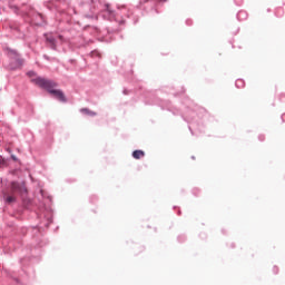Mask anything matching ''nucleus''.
I'll return each mask as SVG.
<instances>
[{
	"label": "nucleus",
	"mask_w": 285,
	"mask_h": 285,
	"mask_svg": "<svg viewBox=\"0 0 285 285\" xmlns=\"http://www.w3.org/2000/svg\"><path fill=\"white\" fill-rule=\"evenodd\" d=\"M282 120L285 121V114L282 115Z\"/></svg>",
	"instance_id": "14"
},
{
	"label": "nucleus",
	"mask_w": 285,
	"mask_h": 285,
	"mask_svg": "<svg viewBox=\"0 0 285 285\" xmlns=\"http://www.w3.org/2000/svg\"><path fill=\"white\" fill-rule=\"evenodd\" d=\"M80 112L87 115V117H97V112L90 110L89 108H81Z\"/></svg>",
	"instance_id": "7"
},
{
	"label": "nucleus",
	"mask_w": 285,
	"mask_h": 285,
	"mask_svg": "<svg viewBox=\"0 0 285 285\" xmlns=\"http://www.w3.org/2000/svg\"><path fill=\"white\" fill-rule=\"evenodd\" d=\"M27 77H29V79H31L32 83H37V73H35V71L27 72Z\"/></svg>",
	"instance_id": "8"
},
{
	"label": "nucleus",
	"mask_w": 285,
	"mask_h": 285,
	"mask_svg": "<svg viewBox=\"0 0 285 285\" xmlns=\"http://www.w3.org/2000/svg\"><path fill=\"white\" fill-rule=\"evenodd\" d=\"M59 41H61V43H63L65 39L63 36H58Z\"/></svg>",
	"instance_id": "11"
},
{
	"label": "nucleus",
	"mask_w": 285,
	"mask_h": 285,
	"mask_svg": "<svg viewBox=\"0 0 285 285\" xmlns=\"http://www.w3.org/2000/svg\"><path fill=\"white\" fill-rule=\"evenodd\" d=\"M46 43L51 50H57V39L52 33L45 35Z\"/></svg>",
	"instance_id": "3"
},
{
	"label": "nucleus",
	"mask_w": 285,
	"mask_h": 285,
	"mask_svg": "<svg viewBox=\"0 0 285 285\" xmlns=\"http://www.w3.org/2000/svg\"><path fill=\"white\" fill-rule=\"evenodd\" d=\"M104 17H108L109 19H112V17H115V11H112V9L106 4V8L104 10Z\"/></svg>",
	"instance_id": "5"
},
{
	"label": "nucleus",
	"mask_w": 285,
	"mask_h": 285,
	"mask_svg": "<svg viewBox=\"0 0 285 285\" xmlns=\"http://www.w3.org/2000/svg\"><path fill=\"white\" fill-rule=\"evenodd\" d=\"M236 87L244 88V80H242V79L236 80Z\"/></svg>",
	"instance_id": "10"
},
{
	"label": "nucleus",
	"mask_w": 285,
	"mask_h": 285,
	"mask_svg": "<svg viewBox=\"0 0 285 285\" xmlns=\"http://www.w3.org/2000/svg\"><path fill=\"white\" fill-rule=\"evenodd\" d=\"M132 157L134 159H144V157H146V153H144L141 149H138L132 151Z\"/></svg>",
	"instance_id": "6"
},
{
	"label": "nucleus",
	"mask_w": 285,
	"mask_h": 285,
	"mask_svg": "<svg viewBox=\"0 0 285 285\" xmlns=\"http://www.w3.org/2000/svg\"><path fill=\"white\" fill-rule=\"evenodd\" d=\"M11 158L13 159V161H17V156L12 155Z\"/></svg>",
	"instance_id": "12"
},
{
	"label": "nucleus",
	"mask_w": 285,
	"mask_h": 285,
	"mask_svg": "<svg viewBox=\"0 0 285 285\" xmlns=\"http://www.w3.org/2000/svg\"><path fill=\"white\" fill-rule=\"evenodd\" d=\"M12 193L19 194V195H26L28 193V188H26V185L22 183L18 184L17 181H13L11 185Z\"/></svg>",
	"instance_id": "2"
},
{
	"label": "nucleus",
	"mask_w": 285,
	"mask_h": 285,
	"mask_svg": "<svg viewBox=\"0 0 285 285\" xmlns=\"http://www.w3.org/2000/svg\"><path fill=\"white\" fill-rule=\"evenodd\" d=\"M4 202H7V204H13L16 202V198H14V196H7Z\"/></svg>",
	"instance_id": "9"
},
{
	"label": "nucleus",
	"mask_w": 285,
	"mask_h": 285,
	"mask_svg": "<svg viewBox=\"0 0 285 285\" xmlns=\"http://www.w3.org/2000/svg\"><path fill=\"white\" fill-rule=\"evenodd\" d=\"M38 17H40V19H43V14L41 13H38Z\"/></svg>",
	"instance_id": "13"
},
{
	"label": "nucleus",
	"mask_w": 285,
	"mask_h": 285,
	"mask_svg": "<svg viewBox=\"0 0 285 285\" xmlns=\"http://www.w3.org/2000/svg\"><path fill=\"white\" fill-rule=\"evenodd\" d=\"M37 85L40 88H42L43 90H47V92H49V95H51V97H53V99H57L58 101H61L62 104H66V101H68V99L66 98V94H63L62 90L55 89V88H57L58 85L53 80L38 77Z\"/></svg>",
	"instance_id": "1"
},
{
	"label": "nucleus",
	"mask_w": 285,
	"mask_h": 285,
	"mask_svg": "<svg viewBox=\"0 0 285 285\" xmlns=\"http://www.w3.org/2000/svg\"><path fill=\"white\" fill-rule=\"evenodd\" d=\"M21 66H23V60L16 55L11 62V69L16 70V68H21Z\"/></svg>",
	"instance_id": "4"
}]
</instances>
